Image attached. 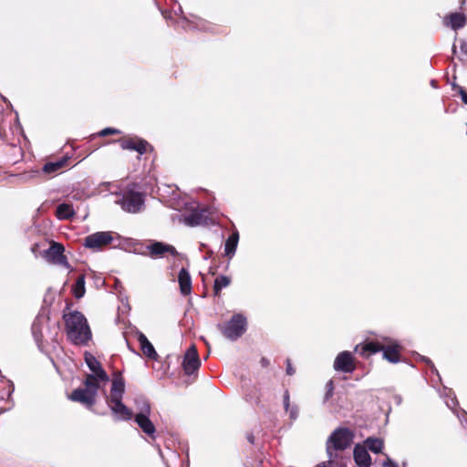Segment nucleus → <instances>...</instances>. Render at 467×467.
<instances>
[{
  "label": "nucleus",
  "mask_w": 467,
  "mask_h": 467,
  "mask_svg": "<svg viewBox=\"0 0 467 467\" xmlns=\"http://www.w3.org/2000/svg\"><path fill=\"white\" fill-rule=\"evenodd\" d=\"M68 338L76 345H85L91 339V330L86 317L78 311L64 317Z\"/></svg>",
  "instance_id": "1"
},
{
  "label": "nucleus",
  "mask_w": 467,
  "mask_h": 467,
  "mask_svg": "<svg viewBox=\"0 0 467 467\" xmlns=\"http://www.w3.org/2000/svg\"><path fill=\"white\" fill-rule=\"evenodd\" d=\"M124 391V380L121 378H115L107 402L118 420H129L133 416L131 410L122 402Z\"/></svg>",
  "instance_id": "2"
},
{
  "label": "nucleus",
  "mask_w": 467,
  "mask_h": 467,
  "mask_svg": "<svg viewBox=\"0 0 467 467\" xmlns=\"http://www.w3.org/2000/svg\"><path fill=\"white\" fill-rule=\"evenodd\" d=\"M401 347L395 341L387 340L384 344L379 342H368L362 346H357L356 352L362 356H369L379 351H383V357L391 363L400 361Z\"/></svg>",
  "instance_id": "3"
},
{
  "label": "nucleus",
  "mask_w": 467,
  "mask_h": 467,
  "mask_svg": "<svg viewBox=\"0 0 467 467\" xmlns=\"http://www.w3.org/2000/svg\"><path fill=\"white\" fill-rule=\"evenodd\" d=\"M85 387L75 389L70 395L69 400L79 402L88 408L92 407L96 402V397L98 390L102 388L103 385L96 383V379L91 377H86Z\"/></svg>",
  "instance_id": "4"
},
{
  "label": "nucleus",
  "mask_w": 467,
  "mask_h": 467,
  "mask_svg": "<svg viewBox=\"0 0 467 467\" xmlns=\"http://www.w3.org/2000/svg\"><path fill=\"white\" fill-rule=\"evenodd\" d=\"M121 208L128 213H139L144 204L141 193L133 190L127 189L121 193V197L116 201Z\"/></svg>",
  "instance_id": "5"
},
{
  "label": "nucleus",
  "mask_w": 467,
  "mask_h": 467,
  "mask_svg": "<svg viewBox=\"0 0 467 467\" xmlns=\"http://www.w3.org/2000/svg\"><path fill=\"white\" fill-rule=\"evenodd\" d=\"M117 235L113 232H97L84 239V245L92 250H100L110 244Z\"/></svg>",
  "instance_id": "6"
},
{
  "label": "nucleus",
  "mask_w": 467,
  "mask_h": 467,
  "mask_svg": "<svg viewBox=\"0 0 467 467\" xmlns=\"http://www.w3.org/2000/svg\"><path fill=\"white\" fill-rule=\"evenodd\" d=\"M246 329V319L240 314L234 315L223 329V335L235 340L240 337Z\"/></svg>",
  "instance_id": "7"
},
{
  "label": "nucleus",
  "mask_w": 467,
  "mask_h": 467,
  "mask_svg": "<svg viewBox=\"0 0 467 467\" xmlns=\"http://www.w3.org/2000/svg\"><path fill=\"white\" fill-rule=\"evenodd\" d=\"M150 406L147 400H142V408L135 415V421L144 433L150 437H154L155 426L150 420Z\"/></svg>",
  "instance_id": "8"
},
{
  "label": "nucleus",
  "mask_w": 467,
  "mask_h": 467,
  "mask_svg": "<svg viewBox=\"0 0 467 467\" xmlns=\"http://www.w3.org/2000/svg\"><path fill=\"white\" fill-rule=\"evenodd\" d=\"M64 246L58 243H53L50 247L45 252V258L47 262L61 265L69 271H72L67 257L64 254Z\"/></svg>",
  "instance_id": "9"
},
{
  "label": "nucleus",
  "mask_w": 467,
  "mask_h": 467,
  "mask_svg": "<svg viewBox=\"0 0 467 467\" xmlns=\"http://www.w3.org/2000/svg\"><path fill=\"white\" fill-rule=\"evenodd\" d=\"M85 361L88 368L92 371V374L87 375L96 379V383L105 385L109 380V376L106 371L102 368L99 361L90 353L85 354Z\"/></svg>",
  "instance_id": "10"
},
{
  "label": "nucleus",
  "mask_w": 467,
  "mask_h": 467,
  "mask_svg": "<svg viewBox=\"0 0 467 467\" xmlns=\"http://www.w3.org/2000/svg\"><path fill=\"white\" fill-rule=\"evenodd\" d=\"M191 213L183 215L182 221L188 226H197L206 223L208 220V211L206 209H199L196 203H192Z\"/></svg>",
  "instance_id": "11"
},
{
  "label": "nucleus",
  "mask_w": 467,
  "mask_h": 467,
  "mask_svg": "<svg viewBox=\"0 0 467 467\" xmlns=\"http://www.w3.org/2000/svg\"><path fill=\"white\" fill-rule=\"evenodd\" d=\"M352 438L353 435L348 429H338L331 434L328 443H332L336 450H344L349 446Z\"/></svg>",
  "instance_id": "12"
},
{
  "label": "nucleus",
  "mask_w": 467,
  "mask_h": 467,
  "mask_svg": "<svg viewBox=\"0 0 467 467\" xmlns=\"http://www.w3.org/2000/svg\"><path fill=\"white\" fill-rule=\"evenodd\" d=\"M201 366L197 349L194 345L191 346L184 354L182 367L186 374L191 375Z\"/></svg>",
  "instance_id": "13"
},
{
  "label": "nucleus",
  "mask_w": 467,
  "mask_h": 467,
  "mask_svg": "<svg viewBox=\"0 0 467 467\" xmlns=\"http://www.w3.org/2000/svg\"><path fill=\"white\" fill-rule=\"evenodd\" d=\"M337 371L352 372L355 369L352 354L348 351L339 353L334 362Z\"/></svg>",
  "instance_id": "14"
},
{
  "label": "nucleus",
  "mask_w": 467,
  "mask_h": 467,
  "mask_svg": "<svg viewBox=\"0 0 467 467\" xmlns=\"http://www.w3.org/2000/svg\"><path fill=\"white\" fill-rule=\"evenodd\" d=\"M353 457L355 463L358 467H370L371 457L364 444L357 443L353 450Z\"/></svg>",
  "instance_id": "15"
},
{
  "label": "nucleus",
  "mask_w": 467,
  "mask_h": 467,
  "mask_svg": "<svg viewBox=\"0 0 467 467\" xmlns=\"http://www.w3.org/2000/svg\"><path fill=\"white\" fill-rule=\"evenodd\" d=\"M149 254L151 257L159 258L163 257L165 254H176V250L172 245L166 244L161 242H154L147 246Z\"/></svg>",
  "instance_id": "16"
},
{
  "label": "nucleus",
  "mask_w": 467,
  "mask_h": 467,
  "mask_svg": "<svg viewBox=\"0 0 467 467\" xmlns=\"http://www.w3.org/2000/svg\"><path fill=\"white\" fill-rule=\"evenodd\" d=\"M120 146L123 150H136L140 154H143L147 151L149 144L142 140L139 139H128L120 141Z\"/></svg>",
  "instance_id": "17"
},
{
  "label": "nucleus",
  "mask_w": 467,
  "mask_h": 467,
  "mask_svg": "<svg viewBox=\"0 0 467 467\" xmlns=\"http://www.w3.org/2000/svg\"><path fill=\"white\" fill-rule=\"evenodd\" d=\"M178 282L181 293L183 296H188L192 293V278L189 272L185 268H182L179 275Z\"/></svg>",
  "instance_id": "18"
},
{
  "label": "nucleus",
  "mask_w": 467,
  "mask_h": 467,
  "mask_svg": "<svg viewBox=\"0 0 467 467\" xmlns=\"http://www.w3.org/2000/svg\"><path fill=\"white\" fill-rule=\"evenodd\" d=\"M444 23L456 30L465 26L466 16L461 13H452L444 18Z\"/></svg>",
  "instance_id": "19"
},
{
  "label": "nucleus",
  "mask_w": 467,
  "mask_h": 467,
  "mask_svg": "<svg viewBox=\"0 0 467 467\" xmlns=\"http://www.w3.org/2000/svg\"><path fill=\"white\" fill-rule=\"evenodd\" d=\"M362 444L366 446L367 450H369L373 453H379L384 448V441L380 438L368 437Z\"/></svg>",
  "instance_id": "20"
},
{
  "label": "nucleus",
  "mask_w": 467,
  "mask_h": 467,
  "mask_svg": "<svg viewBox=\"0 0 467 467\" xmlns=\"http://www.w3.org/2000/svg\"><path fill=\"white\" fill-rule=\"evenodd\" d=\"M139 342L140 344L141 350L144 355H146L149 358H155L157 356L156 351L151 345V343L147 339L145 335L140 334L139 335Z\"/></svg>",
  "instance_id": "21"
},
{
  "label": "nucleus",
  "mask_w": 467,
  "mask_h": 467,
  "mask_svg": "<svg viewBox=\"0 0 467 467\" xmlns=\"http://www.w3.org/2000/svg\"><path fill=\"white\" fill-rule=\"evenodd\" d=\"M67 161V158L64 157L61 160H58L57 161H51L47 162L44 165L43 171L46 173L51 174L58 171L60 169H62Z\"/></svg>",
  "instance_id": "22"
},
{
  "label": "nucleus",
  "mask_w": 467,
  "mask_h": 467,
  "mask_svg": "<svg viewBox=\"0 0 467 467\" xmlns=\"http://www.w3.org/2000/svg\"><path fill=\"white\" fill-rule=\"evenodd\" d=\"M238 240H239L238 233H234L227 238V240L225 242V248H224L226 255L233 256L234 254L236 247H237Z\"/></svg>",
  "instance_id": "23"
},
{
  "label": "nucleus",
  "mask_w": 467,
  "mask_h": 467,
  "mask_svg": "<svg viewBox=\"0 0 467 467\" xmlns=\"http://www.w3.org/2000/svg\"><path fill=\"white\" fill-rule=\"evenodd\" d=\"M56 214L60 220L69 219L74 215V209L70 204L61 203L57 207Z\"/></svg>",
  "instance_id": "24"
},
{
  "label": "nucleus",
  "mask_w": 467,
  "mask_h": 467,
  "mask_svg": "<svg viewBox=\"0 0 467 467\" xmlns=\"http://www.w3.org/2000/svg\"><path fill=\"white\" fill-rule=\"evenodd\" d=\"M85 292V276L80 275L78 276L75 285L73 286V294L76 298H81L82 296H84Z\"/></svg>",
  "instance_id": "25"
},
{
  "label": "nucleus",
  "mask_w": 467,
  "mask_h": 467,
  "mask_svg": "<svg viewBox=\"0 0 467 467\" xmlns=\"http://www.w3.org/2000/svg\"><path fill=\"white\" fill-rule=\"evenodd\" d=\"M45 318L44 317H37L33 325H32V332H33V336L35 337V339L39 342L42 340V337H43V334H42V330H41V327H42V325L43 323L45 322Z\"/></svg>",
  "instance_id": "26"
},
{
  "label": "nucleus",
  "mask_w": 467,
  "mask_h": 467,
  "mask_svg": "<svg viewBox=\"0 0 467 467\" xmlns=\"http://www.w3.org/2000/svg\"><path fill=\"white\" fill-rule=\"evenodd\" d=\"M231 283V280L228 276H225V275H219L216 277L215 281H214V286H213V290H214V293L215 295H219L220 291L224 288V287H227Z\"/></svg>",
  "instance_id": "27"
},
{
  "label": "nucleus",
  "mask_w": 467,
  "mask_h": 467,
  "mask_svg": "<svg viewBox=\"0 0 467 467\" xmlns=\"http://www.w3.org/2000/svg\"><path fill=\"white\" fill-rule=\"evenodd\" d=\"M284 403H285V410L289 411V413H290V418L293 420H296L298 415V410H297L296 407H294L289 410V396L287 393L285 395Z\"/></svg>",
  "instance_id": "28"
},
{
  "label": "nucleus",
  "mask_w": 467,
  "mask_h": 467,
  "mask_svg": "<svg viewBox=\"0 0 467 467\" xmlns=\"http://www.w3.org/2000/svg\"><path fill=\"white\" fill-rule=\"evenodd\" d=\"M453 88L459 93L462 101L467 104V90H465L462 87L453 85Z\"/></svg>",
  "instance_id": "29"
},
{
  "label": "nucleus",
  "mask_w": 467,
  "mask_h": 467,
  "mask_svg": "<svg viewBox=\"0 0 467 467\" xmlns=\"http://www.w3.org/2000/svg\"><path fill=\"white\" fill-rule=\"evenodd\" d=\"M120 131L119 130H116V129H113V128H106V129H103L100 132H99V136H108V135H111V134H119Z\"/></svg>",
  "instance_id": "30"
},
{
  "label": "nucleus",
  "mask_w": 467,
  "mask_h": 467,
  "mask_svg": "<svg viewBox=\"0 0 467 467\" xmlns=\"http://www.w3.org/2000/svg\"><path fill=\"white\" fill-rule=\"evenodd\" d=\"M383 467H399V466L394 461H392L389 456H387L386 461L383 462Z\"/></svg>",
  "instance_id": "31"
},
{
  "label": "nucleus",
  "mask_w": 467,
  "mask_h": 467,
  "mask_svg": "<svg viewBox=\"0 0 467 467\" xmlns=\"http://www.w3.org/2000/svg\"><path fill=\"white\" fill-rule=\"evenodd\" d=\"M286 373L288 375H293L295 373V369L292 368V365L289 360H287Z\"/></svg>",
  "instance_id": "32"
},
{
  "label": "nucleus",
  "mask_w": 467,
  "mask_h": 467,
  "mask_svg": "<svg viewBox=\"0 0 467 467\" xmlns=\"http://www.w3.org/2000/svg\"><path fill=\"white\" fill-rule=\"evenodd\" d=\"M142 400H146L143 398H140V399L136 400V406H137L136 409L138 410L137 412H139L140 409L142 408Z\"/></svg>",
  "instance_id": "33"
},
{
  "label": "nucleus",
  "mask_w": 467,
  "mask_h": 467,
  "mask_svg": "<svg viewBox=\"0 0 467 467\" xmlns=\"http://www.w3.org/2000/svg\"><path fill=\"white\" fill-rule=\"evenodd\" d=\"M460 48L462 53L467 55V42L462 41Z\"/></svg>",
  "instance_id": "34"
},
{
  "label": "nucleus",
  "mask_w": 467,
  "mask_h": 467,
  "mask_svg": "<svg viewBox=\"0 0 467 467\" xmlns=\"http://www.w3.org/2000/svg\"><path fill=\"white\" fill-rule=\"evenodd\" d=\"M333 395V390L327 389L326 395H325V400H329Z\"/></svg>",
  "instance_id": "35"
},
{
  "label": "nucleus",
  "mask_w": 467,
  "mask_h": 467,
  "mask_svg": "<svg viewBox=\"0 0 467 467\" xmlns=\"http://www.w3.org/2000/svg\"><path fill=\"white\" fill-rule=\"evenodd\" d=\"M317 467H334V466H333V463L329 461L327 463L323 462V463L318 464Z\"/></svg>",
  "instance_id": "36"
},
{
  "label": "nucleus",
  "mask_w": 467,
  "mask_h": 467,
  "mask_svg": "<svg viewBox=\"0 0 467 467\" xmlns=\"http://www.w3.org/2000/svg\"><path fill=\"white\" fill-rule=\"evenodd\" d=\"M327 389L334 390L333 382L331 380L327 383Z\"/></svg>",
  "instance_id": "37"
},
{
  "label": "nucleus",
  "mask_w": 467,
  "mask_h": 467,
  "mask_svg": "<svg viewBox=\"0 0 467 467\" xmlns=\"http://www.w3.org/2000/svg\"><path fill=\"white\" fill-rule=\"evenodd\" d=\"M421 358H422V360H423V361H425V362H426V363H428V364H431V361L428 358H424V357H422Z\"/></svg>",
  "instance_id": "38"
},
{
  "label": "nucleus",
  "mask_w": 467,
  "mask_h": 467,
  "mask_svg": "<svg viewBox=\"0 0 467 467\" xmlns=\"http://www.w3.org/2000/svg\"><path fill=\"white\" fill-rule=\"evenodd\" d=\"M249 441H250V442H254V441H253V438H252V437H249Z\"/></svg>",
  "instance_id": "39"
}]
</instances>
